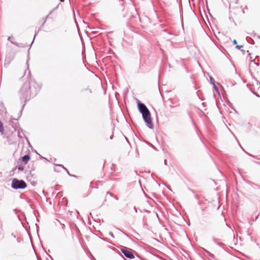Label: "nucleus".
I'll return each instance as SVG.
<instances>
[{
    "mask_svg": "<svg viewBox=\"0 0 260 260\" xmlns=\"http://www.w3.org/2000/svg\"><path fill=\"white\" fill-rule=\"evenodd\" d=\"M138 108L139 111L142 114L143 118L145 121L147 126L152 128L153 127V123L151 121L150 113L146 106L141 103L139 100H137Z\"/></svg>",
    "mask_w": 260,
    "mask_h": 260,
    "instance_id": "nucleus-1",
    "label": "nucleus"
},
{
    "mask_svg": "<svg viewBox=\"0 0 260 260\" xmlns=\"http://www.w3.org/2000/svg\"><path fill=\"white\" fill-rule=\"evenodd\" d=\"M26 186V183L23 180L14 179L12 183V187L14 189H24Z\"/></svg>",
    "mask_w": 260,
    "mask_h": 260,
    "instance_id": "nucleus-2",
    "label": "nucleus"
},
{
    "mask_svg": "<svg viewBox=\"0 0 260 260\" xmlns=\"http://www.w3.org/2000/svg\"><path fill=\"white\" fill-rule=\"evenodd\" d=\"M120 251L127 258L129 259H134L135 258V256L131 249H128L125 247H122L120 248Z\"/></svg>",
    "mask_w": 260,
    "mask_h": 260,
    "instance_id": "nucleus-3",
    "label": "nucleus"
},
{
    "mask_svg": "<svg viewBox=\"0 0 260 260\" xmlns=\"http://www.w3.org/2000/svg\"><path fill=\"white\" fill-rule=\"evenodd\" d=\"M114 198L116 200H118V198L116 197H113V194L109 192H107L105 196V202L111 203L112 198Z\"/></svg>",
    "mask_w": 260,
    "mask_h": 260,
    "instance_id": "nucleus-4",
    "label": "nucleus"
},
{
    "mask_svg": "<svg viewBox=\"0 0 260 260\" xmlns=\"http://www.w3.org/2000/svg\"><path fill=\"white\" fill-rule=\"evenodd\" d=\"M29 159L30 156L29 155H25L22 157V161L24 162L25 164L27 163Z\"/></svg>",
    "mask_w": 260,
    "mask_h": 260,
    "instance_id": "nucleus-5",
    "label": "nucleus"
},
{
    "mask_svg": "<svg viewBox=\"0 0 260 260\" xmlns=\"http://www.w3.org/2000/svg\"><path fill=\"white\" fill-rule=\"evenodd\" d=\"M233 43H234V44H235L236 45V47L238 49H241L243 47V45H237V42L236 40H233Z\"/></svg>",
    "mask_w": 260,
    "mask_h": 260,
    "instance_id": "nucleus-6",
    "label": "nucleus"
},
{
    "mask_svg": "<svg viewBox=\"0 0 260 260\" xmlns=\"http://www.w3.org/2000/svg\"><path fill=\"white\" fill-rule=\"evenodd\" d=\"M4 128L2 122L0 121V133L4 134Z\"/></svg>",
    "mask_w": 260,
    "mask_h": 260,
    "instance_id": "nucleus-7",
    "label": "nucleus"
},
{
    "mask_svg": "<svg viewBox=\"0 0 260 260\" xmlns=\"http://www.w3.org/2000/svg\"><path fill=\"white\" fill-rule=\"evenodd\" d=\"M104 164H103L102 165V168H104Z\"/></svg>",
    "mask_w": 260,
    "mask_h": 260,
    "instance_id": "nucleus-8",
    "label": "nucleus"
},
{
    "mask_svg": "<svg viewBox=\"0 0 260 260\" xmlns=\"http://www.w3.org/2000/svg\"><path fill=\"white\" fill-rule=\"evenodd\" d=\"M58 166H59L60 167H63L62 165H59Z\"/></svg>",
    "mask_w": 260,
    "mask_h": 260,
    "instance_id": "nucleus-9",
    "label": "nucleus"
},
{
    "mask_svg": "<svg viewBox=\"0 0 260 260\" xmlns=\"http://www.w3.org/2000/svg\"><path fill=\"white\" fill-rule=\"evenodd\" d=\"M61 1H63V0H60Z\"/></svg>",
    "mask_w": 260,
    "mask_h": 260,
    "instance_id": "nucleus-10",
    "label": "nucleus"
}]
</instances>
